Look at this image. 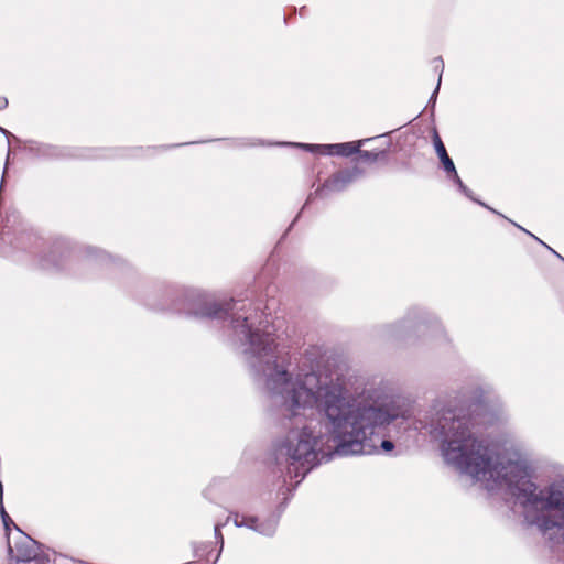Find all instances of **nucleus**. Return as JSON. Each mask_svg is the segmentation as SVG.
Here are the masks:
<instances>
[{
	"mask_svg": "<svg viewBox=\"0 0 564 564\" xmlns=\"http://www.w3.org/2000/svg\"><path fill=\"white\" fill-rule=\"evenodd\" d=\"M187 315L229 319L230 341L241 349L254 380L263 381L273 403L281 406L288 429L273 445L280 473L301 482L306 475L333 455L355 456L391 452L394 444L382 440V431L392 422L408 420L411 401L388 393L382 387H365L351 393L340 383L319 384L316 373L290 371V356L278 343L275 327L260 303L249 300L218 302L199 291L186 294Z\"/></svg>",
	"mask_w": 564,
	"mask_h": 564,
	"instance_id": "f257e3e1",
	"label": "nucleus"
},
{
	"mask_svg": "<svg viewBox=\"0 0 564 564\" xmlns=\"http://www.w3.org/2000/svg\"><path fill=\"white\" fill-rule=\"evenodd\" d=\"M494 412L489 409L484 391L475 389L446 403L432 408L430 434L440 441L444 460L460 474L476 480H494L507 485L509 492L524 508L542 505L543 510H557L562 514H536L534 524L545 534L564 528V486L552 484L547 495L532 481V468L528 459L516 451H499L488 442L482 432L492 424Z\"/></svg>",
	"mask_w": 564,
	"mask_h": 564,
	"instance_id": "f03ea898",
	"label": "nucleus"
},
{
	"mask_svg": "<svg viewBox=\"0 0 564 564\" xmlns=\"http://www.w3.org/2000/svg\"><path fill=\"white\" fill-rule=\"evenodd\" d=\"M435 333H443L442 325L438 319L422 308L414 307L408 312L406 316L398 325H388L384 327L387 336L403 339L411 332L416 334H425L427 329Z\"/></svg>",
	"mask_w": 564,
	"mask_h": 564,
	"instance_id": "7ed1b4c3",
	"label": "nucleus"
},
{
	"mask_svg": "<svg viewBox=\"0 0 564 564\" xmlns=\"http://www.w3.org/2000/svg\"><path fill=\"white\" fill-rule=\"evenodd\" d=\"M283 511V507L280 506V510L278 513H273L268 519L261 520L258 517L254 516H246L236 513L234 519V524L237 528H248L251 529L264 536H272L278 528L280 516Z\"/></svg>",
	"mask_w": 564,
	"mask_h": 564,
	"instance_id": "20e7f679",
	"label": "nucleus"
},
{
	"mask_svg": "<svg viewBox=\"0 0 564 564\" xmlns=\"http://www.w3.org/2000/svg\"><path fill=\"white\" fill-rule=\"evenodd\" d=\"M362 141L357 143L355 142H344V143H335V144H311V143H292V142H283L282 145H290L302 148L305 151L312 153H319L323 155H339L348 158L352 154H356L359 151Z\"/></svg>",
	"mask_w": 564,
	"mask_h": 564,
	"instance_id": "39448f33",
	"label": "nucleus"
},
{
	"mask_svg": "<svg viewBox=\"0 0 564 564\" xmlns=\"http://www.w3.org/2000/svg\"><path fill=\"white\" fill-rule=\"evenodd\" d=\"M68 254V248L64 240H56L51 246L48 253L39 256V267L47 271H58L64 268V260Z\"/></svg>",
	"mask_w": 564,
	"mask_h": 564,
	"instance_id": "423d86ee",
	"label": "nucleus"
},
{
	"mask_svg": "<svg viewBox=\"0 0 564 564\" xmlns=\"http://www.w3.org/2000/svg\"><path fill=\"white\" fill-rule=\"evenodd\" d=\"M36 544L35 540L22 532L14 547L11 546L10 540L8 539V554L10 558L17 563L30 562L35 558L37 554Z\"/></svg>",
	"mask_w": 564,
	"mask_h": 564,
	"instance_id": "0eeeda50",
	"label": "nucleus"
},
{
	"mask_svg": "<svg viewBox=\"0 0 564 564\" xmlns=\"http://www.w3.org/2000/svg\"><path fill=\"white\" fill-rule=\"evenodd\" d=\"M359 171L358 169H347L341 170L334 175H332L329 178H327L322 188L317 189L316 193H323L325 191L327 192H341L344 191L351 182L356 180L358 176Z\"/></svg>",
	"mask_w": 564,
	"mask_h": 564,
	"instance_id": "6e6552de",
	"label": "nucleus"
},
{
	"mask_svg": "<svg viewBox=\"0 0 564 564\" xmlns=\"http://www.w3.org/2000/svg\"><path fill=\"white\" fill-rule=\"evenodd\" d=\"M44 240L33 230H24L20 232L14 240V248L19 251L26 252L31 256L39 254L44 248Z\"/></svg>",
	"mask_w": 564,
	"mask_h": 564,
	"instance_id": "1a4fd4ad",
	"label": "nucleus"
},
{
	"mask_svg": "<svg viewBox=\"0 0 564 564\" xmlns=\"http://www.w3.org/2000/svg\"><path fill=\"white\" fill-rule=\"evenodd\" d=\"M433 141H434L435 151H436L437 156L443 165L444 171L447 173V175L451 173H455V171H456L455 164H454L453 160L449 158V155L446 151V148H445L443 141L441 140L440 135L437 134V132L434 133Z\"/></svg>",
	"mask_w": 564,
	"mask_h": 564,
	"instance_id": "9d476101",
	"label": "nucleus"
},
{
	"mask_svg": "<svg viewBox=\"0 0 564 564\" xmlns=\"http://www.w3.org/2000/svg\"><path fill=\"white\" fill-rule=\"evenodd\" d=\"M447 177L453 181L457 187H458V191L464 194L466 197H468L469 199L476 202L477 204H479L480 206L489 209L490 212L495 213V214H498L500 215L496 209L489 207L487 204H485L484 202H480L478 199H476L474 196H473V192L471 189H469L464 183L463 181L460 180L457 171H455V173H451L447 175Z\"/></svg>",
	"mask_w": 564,
	"mask_h": 564,
	"instance_id": "9b49d317",
	"label": "nucleus"
},
{
	"mask_svg": "<svg viewBox=\"0 0 564 564\" xmlns=\"http://www.w3.org/2000/svg\"><path fill=\"white\" fill-rule=\"evenodd\" d=\"M447 177L453 181L457 187H458V191L464 194L466 197H468L469 199L476 202L477 204H479L480 206L489 209L490 212L495 213V214H498L500 215L496 209L489 207L487 204H485L484 202H480L478 199H476L474 196H473V192L471 189H469L464 183L463 181L460 180L457 171H455V173H451L447 175Z\"/></svg>",
	"mask_w": 564,
	"mask_h": 564,
	"instance_id": "f8f14e48",
	"label": "nucleus"
},
{
	"mask_svg": "<svg viewBox=\"0 0 564 564\" xmlns=\"http://www.w3.org/2000/svg\"><path fill=\"white\" fill-rule=\"evenodd\" d=\"M447 177L453 181L457 187H458V191L464 194L466 197H468L469 199L476 202L477 204H479L480 206L489 209L490 212L495 213V214H498L500 215L496 209L489 207L487 204H485L484 202H480L478 199H476L474 196H473V192L471 189H469L464 183L463 181L460 180L457 171H455V173H451L447 175Z\"/></svg>",
	"mask_w": 564,
	"mask_h": 564,
	"instance_id": "ddd939ff",
	"label": "nucleus"
},
{
	"mask_svg": "<svg viewBox=\"0 0 564 564\" xmlns=\"http://www.w3.org/2000/svg\"><path fill=\"white\" fill-rule=\"evenodd\" d=\"M434 63V69L435 72H438V79H437V85L434 89V91L432 93L431 97H430V100H429V105L427 107H431L432 110L434 109L435 107V102H436V98H437V94H438V90H440V87H441V82H442V74H443V70H444V63H443V59L442 57H437L433 61Z\"/></svg>",
	"mask_w": 564,
	"mask_h": 564,
	"instance_id": "4468645a",
	"label": "nucleus"
},
{
	"mask_svg": "<svg viewBox=\"0 0 564 564\" xmlns=\"http://www.w3.org/2000/svg\"><path fill=\"white\" fill-rule=\"evenodd\" d=\"M360 159L365 162H376L380 156L386 154V151L372 152L367 150H360L357 152Z\"/></svg>",
	"mask_w": 564,
	"mask_h": 564,
	"instance_id": "2eb2a0df",
	"label": "nucleus"
},
{
	"mask_svg": "<svg viewBox=\"0 0 564 564\" xmlns=\"http://www.w3.org/2000/svg\"><path fill=\"white\" fill-rule=\"evenodd\" d=\"M86 253H87L88 257H97V258H99L100 261H102V262L112 259L111 256H109L105 251L98 250V249H96L94 247H88L86 249Z\"/></svg>",
	"mask_w": 564,
	"mask_h": 564,
	"instance_id": "dca6fc26",
	"label": "nucleus"
},
{
	"mask_svg": "<svg viewBox=\"0 0 564 564\" xmlns=\"http://www.w3.org/2000/svg\"><path fill=\"white\" fill-rule=\"evenodd\" d=\"M224 524H221V523H216L215 527H214L215 538L217 540V543H219V551H218V553L216 555V560L215 561L218 560V557L220 556V552H221V550L224 547V538H223V533H221V527Z\"/></svg>",
	"mask_w": 564,
	"mask_h": 564,
	"instance_id": "f3484780",
	"label": "nucleus"
},
{
	"mask_svg": "<svg viewBox=\"0 0 564 564\" xmlns=\"http://www.w3.org/2000/svg\"><path fill=\"white\" fill-rule=\"evenodd\" d=\"M207 549H208L207 544H202L200 546H195L196 556H199V557L204 556Z\"/></svg>",
	"mask_w": 564,
	"mask_h": 564,
	"instance_id": "a211bd4d",
	"label": "nucleus"
},
{
	"mask_svg": "<svg viewBox=\"0 0 564 564\" xmlns=\"http://www.w3.org/2000/svg\"><path fill=\"white\" fill-rule=\"evenodd\" d=\"M43 151L45 155H55L54 149L50 145H43Z\"/></svg>",
	"mask_w": 564,
	"mask_h": 564,
	"instance_id": "6ab92c4d",
	"label": "nucleus"
},
{
	"mask_svg": "<svg viewBox=\"0 0 564 564\" xmlns=\"http://www.w3.org/2000/svg\"><path fill=\"white\" fill-rule=\"evenodd\" d=\"M540 243H542L543 246H545L551 252H553L554 254H556L560 259L564 260V258L562 256H560L554 249H552L551 247H549L547 245H545L543 241H541L539 238L536 239Z\"/></svg>",
	"mask_w": 564,
	"mask_h": 564,
	"instance_id": "aec40b11",
	"label": "nucleus"
},
{
	"mask_svg": "<svg viewBox=\"0 0 564 564\" xmlns=\"http://www.w3.org/2000/svg\"><path fill=\"white\" fill-rule=\"evenodd\" d=\"M512 225H516L518 228H520L521 230H523L524 232H527L528 235H530L532 238L534 239H538V237H535L533 234H531L530 231H528L527 229H524L523 227L519 226L516 224V221H512Z\"/></svg>",
	"mask_w": 564,
	"mask_h": 564,
	"instance_id": "412c9836",
	"label": "nucleus"
},
{
	"mask_svg": "<svg viewBox=\"0 0 564 564\" xmlns=\"http://www.w3.org/2000/svg\"><path fill=\"white\" fill-rule=\"evenodd\" d=\"M8 106V99L1 98L0 99V109L6 108Z\"/></svg>",
	"mask_w": 564,
	"mask_h": 564,
	"instance_id": "4be33fe9",
	"label": "nucleus"
},
{
	"mask_svg": "<svg viewBox=\"0 0 564 564\" xmlns=\"http://www.w3.org/2000/svg\"><path fill=\"white\" fill-rule=\"evenodd\" d=\"M0 131L9 139L10 137L14 138L8 130L0 127Z\"/></svg>",
	"mask_w": 564,
	"mask_h": 564,
	"instance_id": "5701e85b",
	"label": "nucleus"
},
{
	"mask_svg": "<svg viewBox=\"0 0 564 564\" xmlns=\"http://www.w3.org/2000/svg\"><path fill=\"white\" fill-rule=\"evenodd\" d=\"M236 513H237V512L231 513V516H230V517H227V520H230V518H231V517H232V520H234V519H235V514H236Z\"/></svg>",
	"mask_w": 564,
	"mask_h": 564,
	"instance_id": "b1692460",
	"label": "nucleus"
},
{
	"mask_svg": "<svg viewBox=\"0 0 564 564\" xmlns=\"http://www.w3.org/2000/svg\"><path fill=\"white\" fill-rule=\"evenodd\" d=\"M291 227H293V224H290V227H288L286 231L291 230Z\"/></svg>",
	"mask_w": 564,
	"mask_h": 564,
	"instance_id": "393cba45",
	"label": "nucleus"
},
{
	"mask_svg": "<svg viewBox=\"0 0 564 564\" xmlns=\"http://www.w3.org/2000/svg\"><path fill=\"white\" fill-rule=\"evenodd\" d=\"M291 227H293V224H290V227H288L286 231L291 230Z\"/></svg>",
	"mask_w": 564,
	"mask_h": 564,
	"instance_id": "a878e982",
	"label": "nucleus"
}]
</instances>
